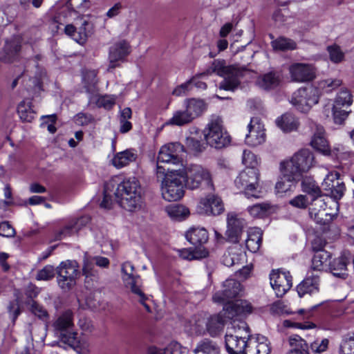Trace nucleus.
Instances as JSON below:
<instances>
[{"label": "nucleus", "instance_id": "nucleus-1", "mask_svg": "<svg viewBox=\"0 0 354 354\" xmlns=\"http://www.w3.org/2000/svg\"><path fill=\"white\" fill-rule=\"evenodd\" d=\"M225 346L230 354H270L268 339L258 335L245 340V337L225 335Z\"/></svg>", "mask_w": 354, "mask_h": 354}, {"label": "nucleus", "instance_id": "nucleus-2", "mask_svg": "<svg viewBox=\"0 0 354 354\" xmlns=\"http://www.w3.org/2000/svg\"><path fill=\"white\" fill-rule=\"evenodd\" d=\"M156 177L161 181L163 198L167 201H176L184 195L185 175L183 171H169L161 165L156 166Z\"/></svg>", "mask_w": 354, "mask_h": 354}, {"label": "nucleus", "instance_id": "nucleus-3", "mask_svg": "<svg viewBox=\"0 0 354 354\" xmlns=\"http://www.w3.org/2000/svg\"><path fill=\"white\" fill-rule=\"evenodd\" d=\"M114 194L120 198L121 206L129 211L140 209L143 203L142 189L136 177H130L115 185Z\"/></svg>", "mask_w": 354, "mask_h": 354}, {"label": "nucleus", "instance_id": "nucleus-4", "mask_svg": "<svg viewBox=\"0 0 354 354\" xmlns=\"http://www.w3.org/2000/svg\"><path fill=\"white\" fill-rule=\"evenodd\" d=\"M209 71L224 77L219 84L220 89L234 91L239 85L240 78L248 70L245 66H227L225 60L216 59L212 62Z\"/></svg>", "mask_w": 354, "mask_h": 354}, {"label": "nucleus", "instance_id": "nucleus-5", "mask_svg": "<svg viewBox=\"0 0 354 354\" xmlns=\"http://www.w3.org/2000/svg\"><path fill=\"white\" fill-rule=\"evenodd\" d=\"M314 165V155L308 149H301L292 158L281 163L283 172L291 176L292 179H299L301 174L307 172Z\"/></svg>", "mask_w": 354, "mask_h": 354}, {"label": "nucleus", "instance_id": "nucleus-6", "mask_svg": "<svg viewBox=\"0 0 354 354\" xmlns=\"http://www.w3.org/2000/svg\"><path fill=\"white\" fill-rule=\"evenodd\" d=\"M204 132L207 143L216 149L225 147L231 142V138L223 127V119L218 115L211 116Z\"/></svg>", "mask_w": 354, "mask_h": 354}, {"label": "nucleus", "instance_id": "nucleus-7", "mask_svg": "<svg viewBox=\"0 0 354 354\" xmlns=\"http://www.w3.org/2000/svg\"><path fill=\"white\" fill-rule=\"evenodd\" d=\"M185 182L186 187L189 189H195L203 186L210 190L214 189L210 172L201 165L190 166L186 171Z\"/></svg>", "mask_w": 354, "mask_h": 354}, {"label": "nucleus", "instance_id": "nucleus-8", "mask_svg": "<svg viewBox=\"0 0 354 354\" xmlns=\"http://www.w3.org/2000/svg\"><path fill=\"white\" fill-rule=\"evenodd\" d=\"M318 102V89L313 86L299 88L293 93L290 100L292 106L303 113L308 112Z\"/></svg>", "mask_w": 354, "mask_h": 354}, {"label": "nucleus", "instance_id": "nucleus-9", "mask_svg": "<svg viewBox=\"0 0 354 354\" xmlns=\"http://www.w3.org/2000/svg\"><path fill=\"white\" fill-rule=\"evenodd\" d=\"M78 269L77 262L71 260L62 261L57 268V283L62 290H69L75 285L80 274Z\"/></svg>", "mask_w": 354, "mask_h": 354}, {"label": "nucleus", "instance_id": "nucleus-10", "mask_svg": "<svg viewBox=\"0 0 354 354\" xmlns=\"http://www.w3.org/2000/svg\"><path fill=\"white\" fill-rule=\"evenodd\" d=\"M259 178V170L257 168H246L242 171L235 179L234 183L239 189H243L248 198H259L257 190Z\"/></svg>", "mask_w": 354, "mask_h": 354}, {"label": "nucleus", "instance_id": "nucleus-11", "mask_svg": "<svg viewBox=\"0 0 354 354\" xmlns=\"http://www.w3.org/2000/svg\"><path fill=\"white\" fill-rule=\"evenodd\" d=\"M85 81V88L88 93L89 102H93L95 98L96 104L100 107L110 109L115 103V98L112 96H97L96 88V74L94 71L88 72L84 77Z\"/></svg>", "mask_w": 354, "mask_h": 354}, {"label": "nucleus", "instance_id": "nucleus-12", "mask_svg": "<svg viewBox=\"0 0 354 354\" xmlns=\"http://www.w3.org/2000/svg\"><path fill=\"white\" fill-rule=\"evenodd\" d=\"M252 311L251 305L246 301L236 300L234 302L225 304L223 309L220 313L227 320H232V323L243 321L242 318Z\"/></svg>", "mask_w": 354, "mask_h": 354}, {"label": "nucleus", "instance_id": "nucleus-13", "mask_svg": "<svg viewBox=\"0 0 354 354\" xmlns=\"http://www.w3.org/2000/svg\"><path fill=\"white\" fill-rule=\"evenodd\" d=\"M185 152V147L179 142L169 143L163 145L158 152L157 166L160 162L178 165L182 162V154Z\"/></svg>", "mask_w": 354, "mask_h": 354}, {"label": "nucleus", "instance_id": "nucleus-14", "mask_svg": "<svg viewBox=\"0 0 354 354\" xmlns=\"http://www.w3.org/2000/svg\"><path fill=\"white\" fill-rule=\"evenodd\" d=\"M324 190L329 192L330 196L335 201L342 198L346 187L337 171L329 172L322 184Z\"/></svg>", "mask_w": 354, "mask_h": 354}, {"label": "nucleus", "instance_id": "nucleus-15", "mask_svg": "<svg viewBox=\"0 0 354 354\" xmlns=\"http://www.w3.org/2000/svg\"><path fill=\"white\" fill-rule=\"evenodd\" d=\"M73 326L72 313L66 311L62 314L55 322L54 327L55 330L60 331L62 341L70 346H73L76 343V333H69L68 334L64 333L68 332Z\"/></svg>", "mask_w": 354, "mask_h": 354}, {"label": "nucleus", "instance_id": "nucleus-16", "mask_svg": "<svg viewBox=\"0 0 354 354\" xmlns=\"http://www.w3.org/2000/svg\"><path fill=\"white\" fill-rule=\"evenodd\" d=\"M270 285L278 297L284 295L292 287V277L289 272L272 270L270 274Z\"/></svg>", "mask_w": 354, "mask_h": 354}, {"label": "nucleus", "instance_id": "nucleus-17", "mask_svg": "<svg viewBox=\"0 0 354 354\" xmlns=\"http://www.w3.org/2000/svg\"><path fill=\"white\" fill-rule=\"evenodd\" d=\"M248 133L245 136V143L251 147H257L263 143L266 140L264 125L261 120L257 118H252L248 126Z\"/></svg>", "mask_w": 354, "mask_h": 354}, {"label": "nucleus", "instance_id": "nucleus-18", "mask_svg": "<svg viewBox=\"0 0 354 354\" xmlns=\"http://www.w3.org/2000/svg\"><path fill=\"white\" fill-rule=\"evenodd\" d=\"M291 80L296 82H307L316 77L315 68L309 64L296 63L289 68Z\"/></svg>", "mask_w": 354, "mask_h": 354}, {"label": "nucleus", "instance_id": "nucleus-19", "mask_svg": "<svg viewBox=\"0 0 354 354\" xmlns=\"http://www.w3.org/2000/svg\"><path fill=\"white\" fill-rule=\"evenodd\" d=\"M241 290V285L239 281L229 279L223 283V289L215 292L212 299L215 303L223 304L226 300L239 296Z\"/></svg>", "mask_w": 354, "mask_h": 354}, {"label": "nucleus", "instance_id": "nucleus-20", "mask_svg": "<svg viewBox=\"0 0 354 354\" xmlns=\"http://www.w3.org/2000/svg\"><path fill=\"white\" fill-rule=\"evenodd\" d=\"M130 53V46L124 40L115 43L110 47L109 54V66L107 70L110 71L120 66V62H123Z\"/></svg>", "mask_w": 354, "mask_h": 354}, {"label": "nucleus", "instance_id": "nucleus-21", "mask_svg": "<svg viewBox=\"0 0 354 354\" xmlns=\"http://www.w3.org/2000/svg\"><path fill=\"white\" fill-rule=\"evenodd\" d=\"M224 210L223 205L220 198L209 194L201 199L197 206V211L201 214L216 216Z\"/></svg>", "mask_w": 354, "mask_h": 354}, {"label": "nucleus", "instance_id": "nucleus-22", "mask_svg": "<svg viewBox=\"0 0 354 354\" xmlns=\"http://www.w3.org/2000/svg\"><path fill=\"white\" fill-rule=\"evenodd\" d=\"M326 203L324 199H318L311 203L309 208L310 217L317 224L321 225H328L334 218L335 214L326 211Z\"/></svg>", "mask_w": 354, "mask_h": 354}, {"label": "nucleus", "instance_id": "nucleus-23", "mask_svg": "<svg viewBox=\"0 0 354 354\" xmlns=\"http://www.w3.org/2000/svg\"><path fill=\"white\" fill-rule=\"evenodd\" d=\"M245 225V221L234 212L227 214L226 235L231 242H239Z\"/></svg>", "mask_w": 354, "mask_h": 354}, {"label": "nucleus", "instance_id": "nucleus-24", "mask_svg": "<svg viewBox=\"0 0 354 354\" xmlns=\"http://www.w3.org/2000/svg\"><path fill=\"white\" fill-rule=\"evenodd\" d=\"M311 128L313 130H315L310 142L311 146L325 156L330 155V149L328 141L325 138V132L323 127L316 123H313Z\"/></svg>", "mask_w": 354, "mask_h": 354}, {"label": "nucleus", "instance_id": "nucleus-25", "mask_svg": "<svg viewBox=\"0 0 354 354\" xmlns=\"http://www.w3.org/2000/svg\"><path fill=\"white\" fill-rule=\"evenodd\" d=\"M21 41L19 37H14L6 41L2 51L0 53V60L4 63H12L15 61L21 50Z\"/></svg>", "mask_w": 354, "mask_h": 354}, {"label": "nucleus", "instance_id": "nucleus-26", "mask_svg": "<svg viewBox=\"0 0 354 354\" xmlns=\"http://www.w3.org/2000/svg\"><path fill=\"white\" fill-rule=\"evenodd\" d=\"M319 275L317 273L310 272L297 287V291L300 297L306 294H312L319 290Z\"/></svg>", "mask_w": 354, "mask_h": 354}, {"label": "nucleus", "instance_id": "nucleus-27", "mask_svg": "<svg viewBox=\"0 0 354 354\" xmlns=\"http://www.w3.org/2000/svg\"><path fill=\"white\" fill-rule=\"evenodd\" d=\"M184 109L194 120L207 109V103L203 99L190 97L183 102Z\"/></svg>", "mask_w": 354, "mask_h": 354}, {"label": "nucleus", "instance_id": "nucleus-28", "mask_svg": "<svg viewBox=\"0 0 354 354\" xmlns=\"http://www.w3.org/2000/svg\"><path fill=\"white\" fill-rule=\"evenodd\" d=\"M226 319L223 313L214 314L206 319V334L212 337L220 335L226 324Z\"/></svg>", "mask_w": 354, "mask_h": 354}, {"label": "nucleus", "instance_id": "nucleus-29", "mask_svg": "<svg viewBox=\"0 0 354 354\" xmlns=\"http://www.w3.org/2000/svg\"><path fill=\"white\" fill-rule=\"evenodd\" d=\"M313 248L314 250H316V253L312 259V272L319 274V272L329 266L331 254L328 251L322 250V246L317 248L313 244Z\"/></svg>", "mask_w": 354, "mask_h": 354}, {"label": "nucleus", "instance_id": "nucleus-30", "mask_svg": "<svg viewBox=\"0 0 354 354\" xmlns=\"http://www.w3.org/2000/svg\"><path fill=\"white\" fill-rule=\"evenodd\" d=\"M348 254V252H344L339 257L330 263L329 268L333 276L343 279H346L348 275L346 267L349 263Z\"/></svg>", "mask_w": 354, "mask_h": 354}, {"label": "nucleus", "instance_id": "nucleus-31", "mask_svg": "<svg viewBox=\"0 0 354 354\" xmlns=\"http://www.w3.org/2000/svg\"><path fill=\"white\" fill-rule=\"evenodd\" d=\"M187 240L194 245H201L208 241V232L204 227H194L185 234Z\"/></svg>", "mask_w": 354, "mask_h": 354}, {"label": "nucleus", "instance_id": "nucleus-32", "mask_svg": "<svg viewBox=\"0 0 354 354\" xmlns=\"http://www.w3.org/2000/svg\"><path fill=\"white\" fill-rule=\"evenodd\" d=\"M274 207L269 203H257L248 207L250 216L254 218H263L274 212Z\"/></svg>", "mask_w": 354, "mask_h": 354}, {"label": "nucleus", "instance_id": "nucleus-33", "mask_svg": "<svg viewBox=\"0 0 354 354\" xmlns=\"http://www.w3.org/2000/svg\"><path fill=\"white\" fill-rule=\"evenodd\" d=\"M262 231L258 227L252 228L248 231L245 245L250 252H256L259 250L262 241Z\"/></svg>", "mask_w": 354, "mask_h": 354}, {"label": "nucleus", "instance_id": "nucleus-34", "mask_svg": "<svg viewBox=\"0 0 354 354\" xmlns=\"http://www.w3.org/2000/svg\"><path fill=\"white\" fill-rule=\"evenodd\" d=\"M137 155L133 150L127 149L117 153L112 159V164L115 167L120 169L135 161Z\"/></svg>", "mask_w": 354, "mask_h": 354}, {"label": "nucleus", "instance_id": "nucleus-35", "mask_svg": "<svg viewBox=\"0 0 354 354\" xmlns=\"http://www.w3.org/2000/svg\"><path fill=\"white\" fill-rule=\"evenodd\" d=\"M290 346L289 354H309L308 345L306 342L297 335H292L288 338Z\"/></svg>", "mask_w": 354, "mask_h": 354}, {"label": "nucleus", "instance_id": "nucleus-36", "mask_svg": "<svg viewBox=\"0 0 354 354\" xmlns=\"http://www.w3.org/2000/svg\"><path fill=\"white\" fill-rule=\"evenodd\" d=\"M302 190L312 197V203L316 200L323 199L322 191L318 185L311 178H304L301 182Z\"/></svg>", "mask_w": 354, "mask_h": 354}, {"label": "nucleus", "instance_id": "nucleus-37", "mask_svg": "<svg viewBox=\"0 0 354 354\" xmlns=\"http://www.w3.org/2000/svg\"><path fill=\"white\" fill-rule=\"evenodd\" d=\"M124 287L128 289L136 298H140L142 301L145 297V293L143 290L142 281L140 277H136L129 281L123 282Z\"/></svg>", "mask_w": 354, "mask_h": 354}, {"label": "nucleus", "instance_id": "nucleus-38", "mask_svg": "<svg viewBox=\"0 0 354 354\" xmlns=\"http://www.w3.org/2000/svg\"><path fill=\"white\" fill-rule=\"evenodd\" d=\"M277 125L283 131L289 132L297 129L298 122L295 116L290 113L283 115L276 120Z\"/></svg>", "mask_w": 354, "mask_h": 354}, {"label": "nucleus", "instance_id": "nucleus-39", "mask_svg": "<svg viewBox=\"0 0 354 354\" xmlns=\"http://www.w3.org/2000/svg\"><path fill=\"white\" fill-rule=\"evenodd\" d=\"M168 216L175 221H183L189 215L188 208L180 205H172L166 207Z\"/></svg>", "mask_w": 354, "mask_h": 354}, {"label": "nucleus", "instance_id": "nucleus-40", "mask_svg": "<svg viewBox=\"0 0 354 354\" xmlns=\"http://www.w3.org/2000/svg\"><path fill=\"white\" fill-rule=\"evenodd\" d=\"M17 112L23 122H31L35 118V112L31 107L30 102H21L18 105Z\"/></svg>", "mask_w": 354, "mask_h": 354}, {"label": "nucleus", "instance_id": "nucleus-41", "mask_svg": "<svg viewBox=\"0 0 354 354\" xmlns=\"http://www.w3.org/2000/svg\"><path fill=\"white\" fill-rule=\"evenodd\" d=\"M342 84V81L339 78H328L317 82V86L315 88L318 89L319 95L320 91L330 93L340 86Z\"/></svg>", "mask_w": 354, "mask_h": 354}, {"label": "nucleus", "instance_id": "nucleus-42", "mask_svg": "<svg viewBox=\"0 0 354 354\" xmlns=\"http://www.w3.org/2000/svg\"><path fill=\"white\" fill-rule=\"evenodd\" d=\"M42 58V56L39 54L36 55L32 59V61L34 62L35 64V75L34 77H30L31 79H32V82L35 87L40 88L41 86V80L44 77H46V73L45 69L41 66L38 62L40 61Z\"/></svg>", "mask_w": 354, "mask_h": 354}, {"label": "nucleus", "instance_id": "nucleus-43", "mask_svg": "<svg viewBox=\"0 0 354 354\" xmlns=\"http://www.w3.org/2000/svg\"><path fill=\"white\" fill-rule=\"evenodd\" d=\"M194 120L185 109L176 111L173 116L169 119V124L183 126L192 122Z\"/></svg>", "mask_w": 354, "mask_h": 354}, {"label": "nucleus", "instance_id": "nucleus-44", "mask_svg": "<svg viewBox=\"0 0 354 354\" xmlns=\"http://www.w3.org/2000/svg\"><path fill=\"white\" fill-rule=\"evenodd\" d=\"M279 84V78L274 73L270 72L263 75L258 80V84L263 89H272Z\"/></svg>", "mask_w": 354, "mask_h": 354}, {"label": "nucleus", "instance_id": "nucleus-45", "mask_svg": "<svg viewBox=\"0 0 354 354\" xmlns=\"http://www.w3.org/2000/svg\"><path fill=\"white\" fill-rule=\"evenodd\" d=\"M116 183L114 180H111L104 184V198L100 203V207L105 209H110L112 205V196L111 193H114Z\"/></svg>", "mask_w": 354, "mask_h": 354}, {"label": "nucleus", "instance_id": "nucleus-46", "mask_svg": "<svg viewBox=\"0 0 354 354\" xmlns=\"http://www.w3.org/2000/svg\"><path fill=\"white\" fill-rule=\"evenodd\" d=\"M194 352L196 354H218V348L212 341L205 339L198 344Z\"/></svg>", "mask_w": 354, "mask_h": 354}, {"label": "nucleus", "instance_id": "nucleus-47", "mask_svg": "<svg viewBox=\"0 0 354 354\" xmlns=\"http://www.w3.org/2000/svg\"><path fill=\"white\" fill-rule=\"evenodd\" d=\"M272 46L275 50H292L297 48V44L291 39L280 37L271 42Z\"/></svg>", "mask_w": 354, "mask_h": 354}, {"label": "nucleus", "instance_id": "nucleus-48", "mask_svg": "<svg viewBox=\"0 0 354 354\" xmlns=\"http://www.w3.org/2000/svg\"><path fill=\"white\" fill-rule=\"evenodd\" d=\"M148 354H183L180 345L177 342H171L164 349L155 346L150 347Z\"/></svg>", "mask_w": 354, "mask_h": 354}, {"label": "nucleus", "instance_id": "nucleus-49", "mask_svg": "<svg viewBox=\"0 0 354 354\" xmlns=\"http://www.w3.org/2000/svg\"><path fill=\"white\" fill-rule=\"evenodd\" d=\"M232 330L233 332H229L226 335H231L232 336L245 337V340H248L251 337L250 336V329L244 321L232 323Z\"/></svg>", "mask_w": 354, "mask_h": 354}, {"label": "nucleus", "instance_id": "nucleus-50", "mask_svg": "<svg viewBox=\"0 0 354 354\" xmlns=\"http://www.w3.org/2000/svg\"><path fill=\"white\" fill-rule=\"evenodd\" d=\"M281 169L283 176L277 183L275 188L278 193L282 194L291 190L294 186L293 182L298 179H292L290 176L284 174L283 169L282 167H281Z\"/></svg>", "mask_w": 354, "mask_h": 354}, {"label": "nucleus", "instance_id": "nucleus-51", "mask_svg": "<svg viewBox=\"0 0 354 354\" xmlns=\"http://www.w3.org/2000/svg\"><path fill=\"white\" fill-rule=\"evenodd\" d=\"M85 221H87V218H81L75 221L73 224L66 225L59 232L58 235V239H62L66 236H70L75 233H77L80 229V226L84 225Z\"/></svg>", "mask_w": 354, "mask_h": 354}, {"label": "nucleus", "instance_id": "nucleus-52", "mask_svg": "<svg viewBox=\"0 0 354 354\" xmlns=\"http://www.w3.org/2000/svg\"><path fill=\"white\" fill-rule=\"evenodd\" d=\"M207 255L208 251L205 248H198L194 250L183 249L180 251V256L187 260L199 259L206 257Z\"/></svg>", "mask_w": 354, "mask_h": 354}, {"label": "nucleus", "instance_id": "nucleus-53", "mask_svg": "<svg viewBox=\"0 0 354 354\" xmlns=\"http://www.w3.org/2000/svg\"><path fill=\"white\" fill-rule=\"evenodd\" d=\"M93 29V24L86 19H83L81 26L78 28L77 36L75 37V41L77 43H84L87 37L91 34Z\"/></svg>", "mask_w": 354, "mask_h": 354}, {"label": "nucleus", "instance_id": "nucleus-54", "mask_svg": "<svg viewBox=\"0 0 354 354\" xmlns=\"http://www.w3.org/2000/svg\"><path fill=\"white\" fill-rule=\"evenodd\" d=\"M121 273L123 282L129 281L131 279H135L136 277H140V275L136 272L133 265L129 261L124 262L122 264Z\"/></svg>", "mask_w": 354, "mask_h": 354}, {"label": "nucleus", "instance_id": "nucleus-55", "mask_svg": "<svg viewBox=\"0 0 354 354\" xmlns=\"http://www.w3.org/2000/svg\"><path fill=\"white\" fill-rule=\"evenodd\" d=\"M339 354H354V335H346L339 346Z\"/></svg>", "mask_w": 354, "mask_h": 354}, {"label": "nucleus", "instance_id": "nucleus-56", "mask_svg": "<svg viewBox=\"0 0 354 354\" xmlns=\"http://www.w3.org/2000/svg\"><path fill=\"white\" fill-rule=\"evenodd\" d=\"M191 333H194L197 335H205L206 334V319L203 318L194 317L189 322Z\"/></svg>", "mask_w": 354, "mask_h": 354}, {"label": "nucleus", "instance_id": "nucleus-57", "mask_svg": "<svg viewBox=\"0 0 354 354\" xmlns=\"http://www.w3.org/2000/svg\"><path fill=\"white\" fill-rule=\"evenodd\" d=\"M327 51L329 53L330 61L333 63H340L344 59V53L342 50L340 46L337 44L328 46Z\"/></svg>", "mask_w": 354, "mask_h": 354}, {"label": "nucleus", "instance_id": "nucleus-58", "mask_svg": "<svg viewBox=\"0 0 354 354\" xmlns=\"http://www.w3.org/2000/svg\"><path fill=\"white\" fill-rule=\"evenodd\" d=\"M353 102L352 95L347 89L341 90L337 94L333 105L336 107L350 106Z\"/></svg>", "mask_w": 354, "mask_h": 354}, {"label": "nucleus", "instance_id": "nucleus-59", "mask_svg": "<svg viewBox=\"0 0 354 354\" xmlns=\"http://www.w3.org/2000/svg\"><path fill=\"white\" fill-rule=\"evenodd\" d=\"M242 162L247 168H257L256 167L258 165L256 156L248 150L243 151Z\"/></svg>", "mask_w": 354, "mask_h": 354}, {"label": "nucleus", "instance_id": "nucleus-60", "mask_svg": "<svg viewBox=\"0 0 354 354\" xmlns=\"http://www.w3.org/2000/svg\"><path fill=\"white\" fill-rule=\"evenodd\" d=\"M193 88V80H189L185 83L176 86L172 91L175 96L180 97L187 95Z\"/></svg>", "mask_w": 354, "mask_h": 354}, {"label": "nucleus", "instance_id": "nucleus-61", "mask_svg": "<svg viewBox=\"0 0 354 354\" xmlns=\"http://www.w3.org/2000/svg\"><path fill=\"white\" fill-rule=\"evenodd\" d=\"M329 340L327 338H324L321 340L316 339L310 344V348L313 352L316 353H321L328 349Z\"/></svg>", "mask_w": 354, "mask_h": 354}, {"label": "nucleus", "instance_id": "nucleus-62", "mask_svg": "<svg viewBox=\"0 0 354 354\" xmlns=\"http://www.w3.org/2000/svg\"><path fill=\"white\" fill-rule=\"evenodd\" d=\"M342 106H338L336 107L335 105H333V120L335 123L341 124L346 119L348 115L349 112L345 110H342Z\"/></svg>", "mask_w": 354, "mask_h": 354}, {"label": "nucleus", "instance_id": "nucleus-63", "mask_svg": "<svg viewBox=\"0 0 354 354\" xmlns=\"http://www.w3.org/2000/svg\"><path fill=\"white\" fill-rule=\"evenodd\" d=\"M55 275L54 268L52 266H46L44 268L39 270L37 274L36 279L37 280H50L53 278Z\"/></svg>", "mask_w": 354, "mask_h": 354}, {"label": "nucleus", "instance_id": "nucleus-64", "mask_svg": "<svg viewBox=\"0 0 354 354\" xmlns=\"http://www.w3.org/2000/svg\"><path fill=\"white\" fill-rule=\"evenodd\" d=\"M94 264L95 262L93 260V257L84 256L82 272L86 277L93 275Z\"/></svg>", "mask_w": 354, "mask_h": 354}]
</instances>
